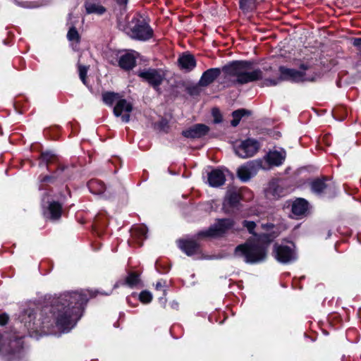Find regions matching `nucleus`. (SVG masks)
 Masks as SVG:
<instances>
[{
	"mask_svg": "<svg viewBox=\"0 0 361 361\" xmlns=\"http://www.w3.org/2000/svg\"><path fill=\"white\" fill-rule=\"evenodd\" d=\"M223 72L225 78L228 79L233 85H243L257 80L262 87L275 86L282 80L292 82L313 81L314 78H308L301 71L280 67V75L269 69L261 70L253 68L252 63L247 61H236L224 66Z\"/></svg>",
	"mask_w": 361,
	"mask_h": 361,
	"instance_id": "1",
	"label": "nucleus"
},
{
	"mask_svg": "<svg viewBox=\"0 0 361 361\" xmlns=\"http://www.w3.org/2000/svg\"><path fill=\"white\" fill-rule=\"evenodd\" d=\"M89 295V291L80 290L64 292L53 298L50 311L59 329L63 333L68 332L75 326Z\"/></svg>",
	"mask_w": 361,
	"mask_h": 361,
	"instance_id": "2",
	"label": "nucleus"
},
{
	"mask_svg": "<svg viewBox=\"0 0 361 361\" xmlns=\"http://www.w3.org/2000/svg\"><path fill=\"white\" fill-rule=\"evenodd\" d=\"M243 226L253 235V238L248 239L244 244L239 245L235 249V255L243 257L247 263H258L266 258V247L263 245L262 238L265 235H257L255 232L257 224L255 221L245 220Z\"/></svg>",
	"mask_w": 361,
	"mask_h": 361,
	"instance_id": "3",
	"label": "nucleus"
},
{
	"mask_svg": "<svg viewBox=\"0 0 361 361\" xmlns=\"http://www.w3.org/2000/svg\"><path fill=\"white\" fill-rule=\"evenodd\" d=\"M126 33L133 39L146 41L152 37L153 30L142 16L137 15L129 23Z\"/></svg>",
	"mask_w": 361,
	"mask_h": 361,
	"instance_id": "4",
	"label": "nucleus"
},
{
	"mask_svg": "<svg viewBox=\"0 0 361 361\" xmlns=\"http://www.w3.org/2000/svg\"><path fill=\"white\" fill-rule=\"evenodd\" d=\"M23 341L14 334H0V353L3 355H14L20 357Z\"/></svg>",
	"mask_w": 361,
	"mask_h": 361,
	"instance_id": "5",
	"label": "nucleus"
},
{
	"mask_svg": "<svg viewBox=\"0 0 361 361\" xmlns=\"http://www.w3.org/2000/svg\"><path fill=\"white\" fill-rule=\"evenodd\" d=\"M234 225V221L231 219H219L214 225L207 230L202 231L199 233L202 237L215 238L221 236L224 233L231 230Z\"/></svg>",
	"mask_w": 361,
	"mask_h": 361,
	"instance_id": "6",
	"label": "nucleus"
},
{
	"mask_svg": "<svg viewBox=\"0 0 361 361\" xmlns=\"http://www.w3.org/2000/svg\"><path fill=\"white\" fill-rule=\"evenodd\" d=\"M267 170V166L264 164V161L256 159L247 162L238 169V176L243 181H247L255 175L259 169Z\"/></svg>",
	"mask_w": 361,
	"mask_h": 361,
	"instance_id": "7",
	"label": "nucleus"
},
{
	"mask_svg": "<svg viewBox=\"0 0 361 361\" xmlns=\"http://www.w3.org/2000/svg\"><path fill=\"white\" fill-rule=\"evenodd\" d=\"M274 254L279 262L287 264L295 261L297 258L294 245H274Z\"/></svg>",
	"mask_w": 361,
	"mask_h": 361,
	"instance_id": "8",
	"label": "nucleus"
},
{
	"mask_svg": "<svg viewBox=\"0 0 361 361\" xmlns=\"http://www.w3.org/2000/svg\"><path fill=\"white\" fill-rule=\"evenodd\" d=\"M259 143L252 139H247L234 146L235 154L241 158L252 157L259 149Z\"/></svg>",
	"mask_w": 361,
	"mask_h": 361,
	"instance_id": "9",
	"label": "nucleus"
},
{
	"mask_svg": "<svg viewBox=\"0 0 361 361\" xmlns=\"http://www.w3.org/2000/svg\"><path fill=\"white\" fill-rule=\"evenodd\" d=\"M266 197L270 200H276L286 195V190L281 180L274 179L269 183L265 190Z\"/></svg>",
	"mask_w": 361,
	"mask_h": 361,
	"instance_id": "10",
	"label": "nucleus"
},
{
	"mask_svg": "<svg viewBox=\"0 0 361 361\" xmlns=\"http://www.w3.org/2000/svg\"><path fill=\"white\" fill-rule=\"evenodd\" d=\"M133 110V106L130 102L126 99H118L114 108V114L116 117H121V120L124 123L130 121V113Z\"/></svg>",
	"mask_w": 361,
	"mask_h": 361,
	"instance_id": "11",
	"label": "nucleus"
},
{
	"mask_svg": "<svg viewBox=\"0 0 361 361\" xmlns=\"http://www.w3.org/2000/svg\"><path fill=\"white\" fill-rule=\"evenodd\" d=\"M311 189L312 192L317 195L321 194H334V186L331 180L327 178L316 179L311 183Z\"/></svg>",
	"mask_w": 361,
	"mask_h": 361,
	"instance_id": "12",
	"label": "nucleus"
},
{
	"mask_svg": "<svg viewBox=\"0 0 361 361\" xmlns=\"http://www.w3.org/2000/svg\"><path fill=\"white\" fill-rule=\"evenodd\" d=\"M139 76L148 82L154 88L161 83L164 78L163 72L157 69H148L140 72Z\"/></svg>",
	"mask_w": 361,
	"mask_h": 361,
	"instance_id": "13",
	"label": "nucleus"
},
{
	"mask_svg": "<svg viewBox=\"0 0 361 361\" xmlns=\"http://www.w3.org/2000/svg\"><path fill=\"white\" fill-rule=\"evenodd\" d=\"M246 192H250L245 188L237 189L231 188L228 189L224 201V207H235L240 200L243 199V195Z\"/></svg>",
	"mask_w": 361,
	"mask_h": 361,
	"instance_id": "14",
	"label": "nucleus"
},
{
	"mask_svg": "<svg viewBox=\"0 0 361 361\" xmlns=\"http://www.w3.org/2000/svg\"><path fill=\"white\" fill-rule=\"evenodd\" d=\"M286 158V152L284 151H271L269 152L262 159L264 164L269 169L271 166H280L283 164Z\"/></svg>",
	"mask_w": 361,
	"mask_h": 361,
	"instance_id": "15",
	"label": "nucleus"
},
{
	"mask_svg": "<svg viewBox=\"0 0 361 361\" xmlns=\"http://www.w3.org/2000/svg\"><path fill=\"white\" fill-rule=\"evenodd\" d=\"M208 183L212 187H219L226 181L225 172L219 169H212L207 172Z\"/></svg>",
	"mask_w": 361,
	"mask_h": 361,
	"instance_id": "16",
	"label": "nucleus"
},
{
	"mask_svg": "<svg viewBox=\"0 0 361 361\" xmlns=\"http://www.w3.org/2000/svg\"><path fill=\"white\" fill-rule=\"evenodd\" d=\"M18 319L20 323L24 324L27 330H34L35 329V312L33 309L28 308L23 310L19 315Z\"/></svg>",
	"mask_w": 361,
	"mask_h": 361,
	"instance_id": "17",
	"label": "nucleus"
},
{
	"mask_svg": "<svg viewBox=\"0 0 361 361\" xmlns=\"http://www.w3.org/2000/svg\"><path fill=\"white\" fill-rule=\"evenodd\" d=\"M135 64L136 56L134 51L122 54L118 58V65L123 70H131Z\"/></svg>",
	"mask_w": 361,
	"mask_h": 361,
	"instance_id": "18",
	"label": "nucleus"
},
{
	"mask_svg": "<svg viewBox=\"0 0 361 361\" xmlns=\"http://www.w3.org/2000/svg\"><path fill=\"white\" fill-rule=\"evenodd\" d=\"M61 214L62 206L59 202L56 201L49 202L48 207L44 211V216L51 220H58L60 219Z\"/></svg>",
	"mask_w": 361,
	"mask_h": 361,
	"instance_id": "19",
	"label": "nucleus"
},
{
	"mask_svg": "<svg viewBox=\"0 0 361 361\" xmlns=\"http://www.w3.org/2000/svg\"><path fill=\"white\" fill-rule=\"evenodd\" d=\"M209 128L204 124H197L182 133L185 137L191 138L200 137L207 133Z\"/></svg>",
	"mask_w": 361,
	"mask_h": 361,
	"instance_id": "20",
	"label": "nucleus"
},
{
	"mask_svg": "<svg viewBox=\"0 0 361 361\" xmlns=\"http://www.w3.org/2000/svg\"><path fill=\"white\" fill-rule=\"evenodd\" d=\"M221 74V71L217 68H212L207 69L202 74L199 84L201 86H207L211 84L216 78H217Z\"/></svg>",
	"mask_w": 361,
	"mask_h": 361,
	"instance_id": "21",
	"label": "nucleus"
},
{
	"mask_svg": "<svg viewBox=\"0 0 361 361\" xmlns=\"http://www.w3.org/2000/svg\"><path fill=\"white\" fill-rule=\"evenodd\" d=\"M262 228L264 230L270 232L269 233L264 234L267 237L262 238V240L263 245H264L265 247H267L269 243L278 236L279 233V230L276 226L271 223L263 224H262Z\"/></svg>",
	"mask_w": 361,
	"mask_h": 361,
	"instance_id": "22",
	"label": "nucleus"
},
{
	"mask_svg": "<svg viewBox=\"0 0 361 361\" xmlns=\"http://www.w3.org/2000/svg\"><path fill=\"white\" fill-rule=\"evenodd\" d=\"M308 209V202L302 199L299 198L295 200L292 204V212L297 216L304 215Z\"/></svg>",
	"mask_w": 361,
	"mask_h": 361,
	"instance_id": "23",
	"label": "nucleus"
},
{
	"mask_svg": "<svg viewBox=\"0 0 361 361\" xmlns=\"http://www.w3.org/2000/svg\"><path fill=\"white\" fill-rule=\"evenodd\" d=\"M196 60L194 56L189 52L182 54V70L190 71L196 66Z\"/></svg>",
	"mask_w": 361,
	"mask_h": 361,
	"instance_id": "24",
	"label": "nucleus"
},
{
	"mask_svg": "<svg viewBox=\"0 0 361 361\" xmlns=\"http://www.w3.org/2000/svg\"><path fill=\"white\" fill-rule=\"evenodd\" d=\"M147 228L142 225L136 226L131 229V236L140 245L147 238Z\"/></svg>",
	"mask_w": 361,
	"mask_h": 361,
	"instance_id": "25",
	"label": "nucleus"
},
{
	"mask_svg": "<svg viewBox=\"0 0 361 361\" xmlns=\"http://www.w3.org/2000/svg\"><path fill=\"white\" fill-rule=\"evenodd\" d=\"M87 187L92 194H102L106 189L104 183L99 180L93 179L88 182Z\"/></svg>",
	"mask_w": 361,
	"mask_h": 361,
	"instance_id": "26",
	"label": "nucleus"
},
{
	"mask_svg": "<svg viewBox=\"0 0 361 361\" xmlns=\"http://www.w3.org/2000/svg\"><path fill=\"white\" fill-rule=\"evenodd\" d=\"M85 6L87 13H97L101 15L106 11V9L104 6L98 3L94 2L92 0L86 1Z\"/></svg>",
	"mask_w": 361,
	"mask_h": 361,
	"instance_id": "27",
	"label": "nucleus"
},
{
	"mask_svg": "<svg viewBox=\"0 0 361 361\" xmlns=\"http://www.w3.org/2000/svg\"><path fill=\"white\" fill-rule=\"evenodd\" d=\"M250 112L244 109H238L236 111H234L232 113L233 120L231 122V126L233 127L237 126L238 125V123H240V119L243 116H245L246 115H250Z\"/></svg>",
	"mask_w": 361,
	"mask_h": 361,
	"instance_id": "28",
	"label": "nucleus"
},
{
	"mask_svg": "<svg viewBox=\"0 0 361 361\" xmlns=\"http://www.w3.org/2000/svg\"><path fill=\"white\" fill-rule=\"evenodd\" d=\"M182 250L188 255H193L200 250L199 246L195 242H189L188 243L182 241Z\"/></svg>",
	"mask_w": 361,
	"mask_h": 361,
	"instance_id": "29",
	"label": "nucleus"
},
{
	"mask_svg": "<svg viewBox=\"0 0 361 361\" xmlns=\"http://www.w3.org/2000/svg\"><path fill=\"white\" fill-rule=\"evenodd\" d=\"M67 39L73 45L74 43L76 44H79L80 42V36L77 30V29L72 26L70 27L69 30L67 33Z\"/></svg>",
	"mask_w": 361,
	"mask_h": 361,
	"instance_id": "30",
	"label": "nucleus"
},
{
	"mask_svg": "<svg viewBox=\"0 0 361 361\" xmlns=\"http://www.w3.org/2000/svg\"><path fill=\"white\" fill-rule=\"evenodd\" d=\"M119 99V94L114 92H105L102 94L103 102L109 106H111Z\"/></svg>",
	"mask_w": 361,
	"mask_h": 361,
	"instance_id": "31",
	"label": "nucleus"
},
{
	"mask_svg": "<svg viewBox=\"0 0 361 361\" xmlns=\"http://www.w3.org/2000/svg\"><path fill=\"white\" fill-rule=\"evenodd\" d=\"M140 281L139 276L135 272H130L126 278L123 284H126L130 287H133L138 284Z\"/></svg>",
	"mask_w": 361,
	"mask_h": 361,
	"instance_id": "32",
	"label": "nucleus"
},
{
	"mask_svg": "<svg viewBox=\"0 0 361 361\" xmlns=\"http://www.w3.org/2000/svg\"><path fill=\"white\" fill-rule=\"evenodd\" d=\"M255 0H240V8L245 11L255 8Z\"/></svg>",
	"mask_w": 361,
	"mask_h": 361,
	"instance_id": "33",
	"label": "nucleus"
},
{
	"mask_svg": "<svg viewBox=\"0 0 361 361\" xmlns=\"http://www.w3.org/2000/svg\"><path fill=\"white\" fill-rule=\"evenodd\" d=\"M138 298L142 303H149L152 300V295L149 291L142 290L139 295Z\"/></svg>",
	"mask_w": 361,
	"mask_h": 361,
	"instance_id": "34",
	"label": "nucleus"
},
{
	"mask_svg": "<svg viewBox=\"0 0 361 361\" xmlns=\"http://www.w3.org/2000/svg\"><path fill=\"white\" fill-rule=\"evenodd\" d=\"M87 67L82 65L78 66L79 76L83 84L86 85V75L87 73Z\"/></svg>",
	"mask_w": 361,
	"mask_h": 361,
	"instance_id": "35",
	"label": "nucleus"
},
{
	"mask_svg": "<svg viewBox=\"0 0 361 361\" xmlns=\"http://www.w3.org/2000/svg\"><path fill=\"white\" fill-rule=\"evenodd\" d=\"M41 158L42 161L45 162L46 164H47L48 163L52 161L54 159L55 155L51 152H45L42 153Z\"/></svg>",
	"mask_w": 361,
	"mask_h": 361,
	"instance_id": "36",
	"label": "nucleus"
},
{
	"mask_svg": "<svg viewBox=\"0 0 361 361\" xmlns=\"http://www.w3.org/2000/svg\"><path fill=\"white\" fill-rule=\"evenodd\" d=\"M200 86V85L189 86L187 87V91L192 96L198 95L201 90Z\"/></svg>",
	"mask_w": 361,
	"mask_h": 361,
	"instance_id": "37",
	"label": "nucleus"
},
{
	"mask_svg": "<svg viewBox=\"0 0 361 361\" xmlns=\"http://www.w3.org/2000/svg\"><path fill=\"white\" fill-rule=\"evenodd\" d=\"M212 116L214 117V123H219L222 121V116L220 111L218 109L214 108L212 109Z\"/></svg>",
	"mask_w": 361,
	"mask_h": 361,
	"instance_id": "38",
	"label": "nucleus"
},
{
	"mask_svg": "<svg viewBox=\"0 0 361 361\" xmlns=\"http://www.w3.org/2000/svg\"><path fill=\"white\" fill-rule=\"evenodd\" d=\"M8 321V316L4 313L0 314V325L4 326L7 324Z\"/></svg>",
	"mask_w": 361,
	"mask_h": 361,
	"instance_id": "39",
	"label": "nucleus"
},
{
	"mask_svg": "<svg viewBox=\"0 0 361 361\" xmlns=\"http://www.w3.org/2000/svg\"><path fill=\"white\" fill-rule=\"evenodd\" d=\"M353 44L357 47L361 51V37L360 38H355L353 42Z\"/></svg>",
	"mask_w": 361,
	"mask_h": 361,
	"instance_id": "40",
	"label": "nucleus"
},
{
	"mask_svg": "<svg viewBox=\"0 0 361 361\" xmlns=\"http://www.w3.org/2000/svg\"><path fill=\"white\" fill-rule=\"evenodd\" d=\"M55 178L53 176H44L41 178L42 182H52V180Z\"/></svg>",
	"mask_w": 361,
	"mask_h": 361,
	"instance_id": "41",
	"label": "nucleus"
},
{
	"mask_svg": "<svg viewBox=\"0 0 361 361\" xmlns=\"http://www.w3.org/2000/svg\"><path fill=\"white\" fill-rule=\"evenodd\" d=\"M170 306L172 309H175V310H178L179 304L178 302L173 301L170 303Z\"/></svg>",
	"mask_w": 361,
	"mask_h": 361,
	"instance_id": "42",
	"label": "nucleus"
},
{
	"mask_svg": "<svg viewBox=\"0 0 361 361\" xmlns=\"http://www.w3.org/2000/svg\"><path fill=\"white\" fill-rule=\"evenodd\" d=\"M164 287V284L162 283L161 281H158L156 283V289L157 290H161Z\"/></svg>",
	"mask_w": 361,
	"mask_h": 361,
	"instance_id": "43",
	"label": "nucleus"
},
{
	"mask_svg": "<svg viewBox=\"0 0 361 361\" xmlns=\"http://www.w3.org/2000/svg\"><path fill=\"white\" fill-rule=\"evenodd\" d=\"M116 1L120 5H126L128 2V0H116Z\"/></svg>",
	"mask_w": 361,
	"mask_h": 361,
	"instance_id": "44",
	"label": "nucleus"
},
{
	"mask_svg": "<svg viewBox=\"0 0 361 361\" xmlns=\"http://www.w3.org/2000/svg\"><path fill=\"white\" fill-rule=\"evenodd\" d=\"M65 169H66V167H64V166L60 167V168H59V169L56 170V173H56V174L58 175V174H59L61 172L63 171Z\"/></svg>",
	"mask_w": 361,
	"mask_h": 361,
	"instance_id": "45",
	"label": "nucleus"
},
{
	"mask_svg": "<svg viewBox=\"0 0 361 361\" xmlns=\"http://www.w3.org/2000/svg\"><path fill=\"white\" fill-rule=\"evenodd\" d=\"M155 268H156V269H157L159 272H160V273H162V274H163V273L166 272V271H161V270L159 269V264H158V262H156V264H155Z\"/></svg>",
	"mask_w": 361,
	"mask_h": 361,
	"instance_id": "46",
	"label": "nucleus"
},
{
	"mask_svg": "<svg viewBox=\"0 0 361 361\" xmlns=\"http://www.w3.org/2000/svg\"><path fill=\"white\" fill-rule=\"evenodd\" d=\"M130 298H137V295L135 293H133L132 295L130 298H127V300H128V302H130Z\"/></svg>",
	"mask_w": 361,
	"mask_h": 361,
	"instance_id": "47",
	"label": "nucleus"
},
{
	"mask_svg": "<svg viewBox=\"0 0 361 361\" xmlns=\"http://www.w3.org/2000/svg\"><path fill=\"white\" fill-rule=\"evenodd\" d=\"M169 173H171V174H176H176H178V172H174V171H173V170H172L171 167H169Z\"/></svg>",
	"mask_w": 361,
	"mask_h": 361,
	"instance_id": "48",
	"label": "nucleus"
},
{
	"mask_svg": "<svg viewBox=\"0 0 361 361\" xmlns=\"http://www.w3.org/2000/svg\"><path fill=\"white\" fill-rule=\"evenodd\" d=\"M177 63L178 65H180V54L178 55V58H177Z\"/></svg>",
	"mask_w": 361,
	"mask_h": 361,
	"instance_id": "49",
	"label": "nucleus"
},
{
	"mask_svg": "<svg viewBox=\"0 0 361 361\" xmlns=\"http://www.w3.org/2000/svg\"><path fill=\"white\" fill-rule=\"evenodd\" d=\"M176 244H177L178 247L180 248V239H178L176 240Z\"/></svg>",
	"mask_w": 361,
	"mask_h": 361,
	"instance_id": "50",
	"label": "nucleus"
},
{
	"mask_svg": "<svg viewBox=\"0 0 361 361\" xmlns=\"http://www.w3.org/2000/svg\"><path fill=\"white\" fill-rule=\"evenodd\" d=\"M159 300H160V302H163L164 305L165 304V302H166V299L165 298H160Z\"/></svg>",
	"mask_w": 361,
	"mask_h": 361,
	"instance_id": "51",
	"label": "nucleus"
},
{
	"mask_svg": "<svg viewBox=\"0 0 361 361\" xmlns=\"http://www.w3.org/2000/svg\"><path fill=\"white\" fill-rule=\"evenodd\" d=\"M175 329V326H173L172 329H171V333L172 334V331Z\"/></svg>",
	"mask_w": 361,
	"mask_h": 361,
	"instance_id": "52",
	"label": "nucleus"
}]
</instances>
